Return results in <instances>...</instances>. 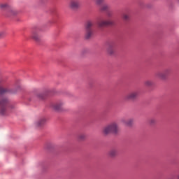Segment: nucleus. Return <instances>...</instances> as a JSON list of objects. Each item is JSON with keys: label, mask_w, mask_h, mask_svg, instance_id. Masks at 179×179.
<instances>
[{"label": "nucleus", "mask_w": 179, "mask_h": 179, "mask_svg": "<svg viewBox=\"0 0 179 179\" xmlns=\"http://www.w3.org/2000/svg\"><path fill=\"white\" fill-rule=\"evenodd\" d=\"M104 2V0H95V3L97 5H101V3H103Z\"/></svg>", "instance_id": "23"}, {"label": "nucleus", "mask_w": 179, "mask_h": 179, "mask_svg": "<svg viewBox=\"0 0 179 179\" xmlns=\"http://www.w3.org/2000/svg\"><path fill=\"white\" fill-rule=\"evenodd\" d=\"M117 153H118V152L116 149H112L109 151L108 156H110V157H115V156H117Z\"/></svg>", "instance_id": "15"}, {"label": "nucleus", "mask_w": 179, "mask_h": 179, "mask_svg": "<svg viewBox=\"0 0 179 179\" xmlns=\"http://www.w3.org/2000/svg\"><path fill=\"white\" fill-rule=\"evenodd\" d=\"M9 8H10V6L6 3H0V10H9Z\"/></svg>", "instance_id": "14"}, {"label": "nucleus", "mask_w": 179, "mask_h": 179, "mask_svg": "<svg viewBox=\"0 0 179 179\" xmlns=\"http://www.w3.org/2000/svg\"><path fill=\"white\" fill-rule=\"evenodd\" d=\"M149 122L150 125H155V124H156V119H150Z\"/></svg>", "instance_id": "22"}, {"label": "nucleus", "mask_w": 179, "mask_h": 179, "mask_svg": "<svg viewBox=\"0 0 179 179\" xmlns=\"http://www.w3.org/2000/svg\"><path fill=\"white\" fill-rule=\"evenodd\" d=\"M122 17L124 20H129V14L124 13Z\"/></svg>", "instance_id": "21"}, {"label": "nucleus", "mask_w": 179, "mask_h": 179, "mask_svg": "<svg viewBox=\"0 0 179 179\" xmlns=\"http://www.w3.org/2000/svg\"><path fill=\"white\" fill-rule=\"evenodd\" d=\"M155 76L161 80H166L167 79V77L165 76L163 71H159L156 73Z\"/></svg>", "instance_id": "12"}, {"label": "nucleus", "mask_w": 179, "mask_h": 179, "mask_svg": "<svg viewBox=\"0 0 179 179\" xmlns=\"http://www.w3.org/2000/svg\"><path fill=\"white\" fill-rule=\"evenodd\" d=\"M178 179H179V178H178Z\"/></svg>", "instance_id": "27"}, {"label": "nucleus", "mask_w": 179, "mask_h": 179, "mask_svg": "<svg viewBox=\"0 0 179 179\" xmlns=\"http://www.w3.org/2000/svg\"><path fill=\"white\" fill-rule=\"evenodd\" d=\"M139 96V92L138 91H133L129 92L127 94L124 96V100L127 101H135L136 99Z\"/></svg>", "instance_id": "3"}, {"label": "nucleus", "mask_w": 179, "mask_h": 179, "mask_svg": "<svg viewBox=\"0 0 179 179\" xmlns=\"http://www.w3.org/2000/svg\"><path fill=\"white\" fill-rule=\"evenodd\" d=\"M97 24L99 27H106V26H112V24H114V22L112 20H99L97 22Z\"/></svg>", "instance_id": "8"}, {"label": "nucleus", "mask_w": 179, "mask_h": 179, "mask_svg": "<svg viewBox=\"0 0 179 179\" xmlns=\"http://www.w3.org/2000/svg\"><path fill=\"white\" fill-rule=\"evenodd\" d=\"M122 122L126 127H132V125L134 124V119H132V118L128 119V120L123 119V120H122Z\"/></svg>", "instance_id": "11"}, {"label": "nucleus", "mask_w": 179, "mask_h": 179, "mask_svg": "<svg viewBox=\"0 0 179 179\" xmlns=\"http://www.w3.org/2000/svg\"><path fill=\"white\" fill-rule=\"evenodd\" d=\"M69 8L73 10H77L80 8V1L79 0H71L69 3Z\"/></svg>", "instance_id": "7"}, {"label": "nucleus", "mask_w": 179, "mask_h": 179, "mask_svg": "<svg viewBox=\"0 0 179 179\" xmlns=\"http://www.w3.org/2000/svg\"><path fill=\"white\" fill-rule=\"evenodd\" d=\"M64 105H65V103L62 101H60L55 103H52L51 107L52 108H53V110H55V111H61V110L64 108Z\"/></svg>", "instance_id": "6"}, {"label": "nucleus", "mask_w": 179, "mask_h": 179, "mask_svg": "<svg viewBox=\"0 0 179 179\" xmlns=\"http://www.w3.org/2000/svg\"><path fill=\"white\" fill-rule=\"evenodd\" d=\"M17 15V10L13 8V7H10L8 10L7 11V16L12 17L13 16H16Z\"/></svg>", "instance_id": "9"}, {"label": "nucleus", "mask_w": 179, "mask_h": 179, "mask_svg": "<svg viewBox=\"0 0 179 179\" xmlns=\"http://www.w3.org/2000/svg\"><path fill=\"white\" fill-rule=\"evenodd\" d=\"M31 37H32V38H33L34 40H35L36 41H38V40H39L38 34H37V33H36V32H34V33L32 34Z\"/></svg>", "instance_id": "20"}, {"label": "nucleus", "mask_w": 179, "mask_h": 179, "mask_svg": "<svg viewBox=\"0 0 179 179\" xmlns=\"http://www.w3.org/2000/svg\"><path fill=\"white\" fill-rule=\"evenodd\" d=\"M145 86H147V87H150L151 86H153V81L150 80H147L144 83Z\"/></svg>", "instance_id": "16"}, {"label": "nucleus", "mask_w": 179, "mask_h": 179, "mask_svg": "<svg viewBox=\"0 0 179 179\" xmlns=\"http://www.w3.org/2000/svg\"><path fill=\"white\" fill-rule=\"evenodd\" d=\"M45 122H47V119H45V117H42L35 123V126L37 128H40V127H43V125H44Z\"/></svg>", "instance_id": "10"}, {"label": "nucleus", "mask_w": 179, "mask_h": 179, "mask_svg": "<svg viewBox=\"0 0 179 179\" xmlns=\"http://www.w3.org/2000/svg\"><path fill=\"white\" fill-rule=\"evenodd\" d=\"M2 36H5L4 31H0V37H2Z\"/></svg>", "instance_id": "25"}, {"label": "nucleus", "mask_w": 179, "mask_h": 179, "mask_svg": "<svg viewBox=\"0 0 179 179\" xmlns=\"http://www.w3.org/2000/svg\"><path fill=\"white\" fill-rule=\"evenodd\" d=\"M108 53L110 54V55H113L114 52H115V45L114 44H109L108 47L107 48Z\"/></svg>", "instance_id": "13"}, {"label": "nucleus", "mask_w": 179, "mask_h": 179, "mask_svg": "<svg viewBox=\"0 0 179 179\" xmlns=\"http://www.w3.org/2000/svg\"><path fill=\"white\" fill-rule=\"evenodd\" d=\"M78 141H85L86 139V134H80L78 136Z\"/></svg>", "instance_id": "18"}, {"label": "nucleus", "mask_w": 179, "mask_h": 179, "mask_svg": "<svg viewBox=\"0 0 179 179\" xmlns=\"http://www.w3.org/2000/svg\"><path fill=\"white\" fill-rule=\"evenodd\" d=\"M15 93H16V91L10 90L8 87L0 85V96H3V94H10Z\"/></svg>", "instance_id": "5"}, {"label": "nucleus", "mask_w": 179, "mask_h": 179, "mask_svg": "<svg viewBox=\"0 0 179 179\" xmlns=\"http://www.w3.org/2000/svg\"><path fill=\"white\" fill-rule=\"evenodd\" d=\"M162 72L165 74V76L166 77V78H168L170 73H171V70H170V69H166Z\"/></svg>", "instance_id": "17"}, {"label": "nucleus", "mask_w": 179, "mask_h": 179, "mask_svg": "<svg viewBox=\"0 0 179 179\" xmlns=\"http://www.w3.org/2000/svg\"><path fill=\"white\" fill-rule=\"evenodd\" d=\"M94 24V23H93V22H92V21H88L87 22L86 34H85V38L87 39L90 38V37H92V36H93V30L92 29V27H93Z\"/></svg>", "instance_id": "4"}, {"label": "nucleus", "mask_w": 179, "mask_h": 179, "mask_svg": "<svg viewBox=\"0 0 179 179\" xmlns=\"http://www.w3.org/2000/svg\"><path fill=\"white\" fill-rule=\"evenodd\" d=\"M8 99H1L0 101V114L6 115L8 114Z\"/></svg>", "instance_id": "2"}, {"label": "nucleus", "mask_w": 179, "mask_h": 179, "mask_svg": "<svg viewBox=\"0 0 179 179\" xmlns=\"http://www.w3.org/2000/svg\"><path fill=\"white\" fill-rule=\"evenodd\" d=\"M47 148V149H48V147H46Z\"/></svg>", "instance_id": "26"}, {"label": "nucleus", "mask_w": 179, "mask_h": 179, "mask_svg": "<svg viewBox=\"0 0 179 179\" xmlns=\"http://www.w3.org/2000/svg\"><path fill=\"white\" fill-rule=\"evenodd\" d=\"M106 15L107 16H113V12H111V11L107 12Z\"/></svg>", "instance_id": "24"}, {"label": "nucleus", "mask_w": 179, "mask_h": 179, "mask_svg": "<svg viewBox=\"0 0 179 179\" xmlns=\"http://www.w3.org/2000/svg\"><path fill=\"white\" fill-rule=\"evenodd\" d=\"M117 132H120V128H118V124H117L115 122L108 124L103 129V134L104 135H109V134H117Z\"/></svg>", "instance_id": "1"}, {"label": "nucleus", "mask_w": 179, "mask_h": 179, "mask_svg": "<svg viewBox=\"0 0 179 179\" xmlns=\"http://www.w3.org/2000/svg\"><path fill=\"white\" fill-rule=\"evenodd\" d=\"M109 6L107 4H103L101 6V10H102L103 12H104V10H108Z\"/></svg>", "instance_id": "19"}]
</instances>
